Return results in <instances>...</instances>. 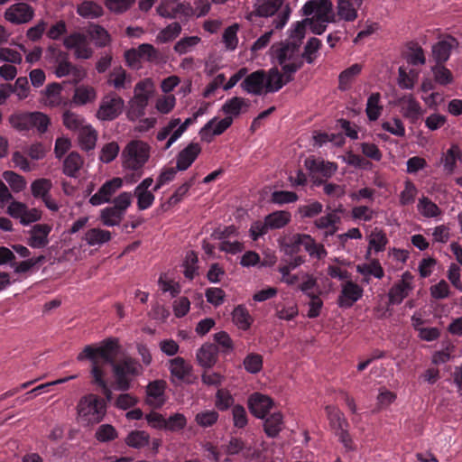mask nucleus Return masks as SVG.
<instances>
[{
	"mask_svg": "<svg viewBox=\"0 0 462 462\" xmlns=\"http://www.w3.org/2000/svg\"><path fill=\"white\" fill-rule=\"evenodd\" d=\"M178 171L179 170H177L176 167H164L157 178V181L154 187L152 188V191H158L162 186L172 181Z\"/></svg>",
	"mask_w": 462,
	"mask_h": 462,
	"instance_id": "62",
	"label": "nucleus"
},
{
	"mask_svg": "<svg viewBox=\"0 0 462 462\" xmlns=\"http://www.w3.org/2000/svg\"><path fill=\"white\" fill-rule=\"evenodd\" d=\"M198 254L194 251H189L185 256L183 263V273L186 278L192 280L198 270Z\"/></svg>",
	"mask_w": 462,
	"mask_h": 462,
	"instance_id": "59",
	"label": "nucleus"
},
{
	"mask_svg": "<svg viewBox=\"0 0 462 462\" xmlns=\"http://www.w3.org/2000/svg\"><path fill=\"white\" fill-rule=\"evenodd\" d=\"M61 90L62 88L60 83L53 82L47 85L44 90V96L50 106H58L61 103Z\"/></svg>",
	"mask_w": 462,
	"mask_h": 462,
	"instance_id": "48",
	"label": "nucleus"
},
{
	"mask_svg": "<svg viewBox=\"0 0 462 462\" xmlns=\"http://www.w3.org/2000/svg\"><path fill=\"white\" fill-rule=\"evenodd\" d=\"M284 0H258L255 4V14L260 17L274 15L283 5Z\"/></svg>",
	"mask_w": 462,
	"mask_h": 462,
	"instance_id": "30",
	"label": "nucleus"
},
{
	"mask_svg": "<svg viewBox=\"0 0 462 462\" xmlns=\"http://www.w3.org/2000/svg\"><path fill=\"white\" fill-rule=\"evenodd\" d=\"M169 369L173 377L179 380H187L189 376L191 366L188 364L184 358L177 356L169 361Z\"/></svg>",
	"mask_w": 462,
	"mask_h": 462,
	"instance_id": "31",
	"label": "nucleus"
},
{
	"mask_svg": "<svg viewBox=\"0 0 462 462\" xmlns=\"http://www.w3.org/2000/svg\"><path fill=\"white\" fill-rule=\"evenodd\" d=\"M233 319L239 328L244 330L248 329L253 321L247 310L242 306L235 308L233 311Z\"/></svg>",
	"mask_w": 462,
	"mask_h": 462,
	"instance_id": "58",
	"label": "nucleus"
},
{
	"mask_svg": "<svg viewBox=\"0 0 462 462\" xmlns=\"http://www.w3.org/2000/svg\"><path fill=\"white\" fill-rule=\"evenodd\" d=\"M457 45L458 42L452 36H448L433 45L432 55L437 63L443 64L446 62L449 59L451 51L457 48Z\"/></svg>",
	"mask_w": 462,
	"mask_h": 462,
	"instance_id": "20",
	"label": "nucleus"
},
{
	"mask_svg": "<svg viewBox=\"0 0 462 462\" xmlns=\"http://www.w3.org/2000/svg\"><path fill=\"white\" fill-rule=\"evenodd\" d=\"M166 383L162 380H155L147 385V402L154 408H161L165 399L163 397Z\"/></svg>",
	"mask_w": 462,
	"mask_h": 462,
	"instance_id": "23",
	"label": "nucleus"
},
{
	"mask_svg": "<svg viewBox=\"0 0 462 462\" xmlns=\"http://www.w3.org/2000/svg\"><path fill=\"white\" fill-rule=\"evenodd\" d=\"M34 11L25 3H17L11 5L5 13V18L12 23L21 24L32 19Z\"/></svg>",
	"mask_w": 462,
	"mask_h": 462,
	"instance_id": "16",
	"label": "nucleus"
},
{
	"mask_svg": "<svg viewBox=\"0 0 462 462\" xmlns=\"http://www.w3.org/2000/svg\"><path fill=\"white\" fill-rule=\"evenodd\" d=\"M245 369L250 374H257L263 367V357L259 354L251 353L244 359Z\"/></svg>",
	"mask_w": 462,
	"mask_h": 462,
	"instance_id": "64",
	"label": "nucleus"
},
{
	"mask_svg": "<svg viewBox=\"0 0 462 462\" xmlns=\"http://www.w3.org/2000/svg\"><path fill=\"white\" fill-rule=\"evenodd\" d=\"M325 411L330 426L334 430L341 429V427L347 424L344 418V414L336 406L328 405L326 406Z\"/></svg>",
	"mask_w": 462,
	"mask_h": 462,
	"instance_id": "53",
	"label": "nucleus"
},
{
	"mask_svg": "<svg viewBox=\"0 0 462 462\" xmlns=\"http://www.w3.org/2000/svg\"><path fill=\"white\" fill-rule=\"evenodd\" d=\"M141 57V60L147 61H157L160 59V52L152 44L143 43L137 49H132V55Z\"/></svg>",
	"mask_w": 462,
	"mask_h": 462,
	"instance_id": "47",
	"label": "nucleus"
},
{
	"mask_svg": "<svg viewBox=\"0 0 462 462\" xmlns=\"http://www.w3.org/2000/svg\"><path fill=\"white\" fill-rule=\"evenodd\" d=\"M123 186V180L119 177H114L106 180L99 189L90 197L89 203L92 206H100L105 203L111 202L112 197Z\"/></svg>",
	"mask_w": 462,
	"mask_h": 462,
	"instance_id": "14",
	"label": "nucleus"
},
{
	"mask_svg": "<svg viewBox=\"0 0 462 462\" xmlns=\"http://www.w3.org/2000/svg\"><path fill=\"white\" fill-rule=\"evenodd\" d=\"M152 92V83L150 79L141 80L135 85L134 97L129 101L128 117L131 120L145 115V108Z\"/></svg>",
	"mask_w": 462,
	"mask_h": 462,
	"instance_id": "7",
	"label": "nucleus"
},
{
	"mask_svg": "<svg viewBox=\"0 0 462 462\" xmlns=\"http://www.w3.org/2000/svg\"><path fill=\"white\" fill-rule=\"evenodd\" d=\"M125 168L138 171L141 170L150 156V148L147 143L142 141L130 142L122 153Z\"/></svg>",
	"mask_w": 462,
	"mask_h": 462,
	"instance_id": "8",
	"label": "nucleus"
},
{
	"mask_svg": "<svg viewBox=\"0 0 462 462\" xmlns=\"http://www.w3.org/2000/svg\"><path fill=\"white\" fill-rule=\"evenodd\" d=\"M184 5L174 1L162 2L157 7V13L167 18H175L177 14L183 12Z\"/></svg>",
	"mask_w": 462,
	"mask_h": 462,
	"instance_id": "45",
	"label": "nucleus"
},
{
	"mask_svg": "<svg viewBox=\"0 0 462 462\" xmlns=\"http://www.w3.org/2000/svg\"><path fill=\"white\" fill-rule=\"evenodd\" d=\"M321 46L322 42L319 39L316 37L310 38L304 46L303 52L300 54L302 60H306L307 63L312 64L317 58V52L321 48Z\"/></svg>",
	"mask_w": 462,
	"mask_h": 462,
	"instance_id": "44",
	"label": "nucleus"
},
{
	"mask_svg": "<svg viewBox=\"0 0 462 462\" xmlns=\"http://www.w3.org/2000/svg\"><path fill=\"white\" fill-rule=\"evenodd\" d=\"M380 100L379 92L372 93L367 99L365 113L370 121H375L381 116L383 106L380 105Z\"/></svg>",
	"mask_w": 462,
	"mask_h": 462,
	"instance_id": "40",
	"label": "nucleus"
},
{
	"mask_svg": "<svg viewBox=\"0 0 462 462\" xmlns=\"http://www.w3.org/2000/svg\"><path fill=\"white\" fill-rule=\"evenodd\" d=\"M266 79V72L263 69H258L247 76H245L240 87L249 94L260 96L263 94L264 88V80Z\"/></svg>",
	"mask_w": 462,
	"mask_h": 462,
	"instance_id": "18",
	"label": "nucleus"
},
{
	"mask_svg": "<svg viewBox=\"0 0 462 462\" xmlns=\"http://www.w3.org/2000/svg\"><path fill=\"white\" fill-rule=\"evenodd\" d=\"M9 123L19 132L36 129L42 134L47 132L51 120L42 112H19L9 116Z\"/></svg>",
	"mask_w": 462,
	"mask_h": 462,
	"instance_id": "5",
	"label": "nucleus"
},
{
	"mask_svg": "<svg viewBox=\"0 0 462 462\" xmlns=\"http://www.w3.org/2000/svg\"><path fill=\"white\" fill-rule=\"evenodd\" d=\"M296 244L300 245L312 257L320 260L327 255V251L323 245L317 244L315 239L307 234H296Z\"/></svg>",
	"mask_w": 462,
	"mask_h": 462,
	"instance_id": "21",
	"label": "nucleus"
},
{
	"mask_svg": "<svg viewBox=\"0 0 462 462\" xmlns=\"http://www.w3.org/2000/svg\"><path fill=\"white\" fill-rule=\"evenodd\" d=\"M62 121L66 128L71 131H78V133L87 125L81 116L69 110L63 113Z\"/></svg>",
	"mask_w": 462,
	"mask_h": 462,
	"instance_id": "46",
	"label": "nucleus"
},
{
	"mask_svg": "<svg viewBox=\"0 0 462 462\" xmlns=\"http://www.w3.org/2000/svg\"><path fill=\"white\" fill-rule=\"evenodd\" d=\"M83 159L77 152H71L63 162L62 171L65 175L76 178L83 165Z\"/></svg>",
	"mask_w": 462,
	"mask_h": 462,
	"instance_id": "32",
	"label": "nucleus"
},
{
	"mask_svg": "<svg viewBox=\"0 0 462 462\" xmlns=\"http://www.w3.org/2000/svg\"><path fill=\"white\" fill-rule=\"evenodd\" d=\"M305 167L314 176L321 175L325 179L330 178L337 170V164L335 162H326L320 158L309 157L304 162Z\"/></svg>",
	"mask_w": 462,
	"mask_h": 462,
	"instance_id": "19",
	"label": "nucleus"
},
{
	"mask_svg": "<svg viewBox=\"0 0 462 462\" xmlns=\"http://www.w3.org/2000/svg\"><path fill=\"white\" fill-rule=\"evenodd\" d=\"M284 426L281 412H273L264 418L263 430L269 438H276Z\"/></svg>",
	"mask_w": 462,
	"mask_h": 462,
	"instance_id": "28",
	"label": "nucleus"
},
{
	"mask_svg": "<svg viewBox=\"0 0 462 462\" xmlns=\"http://www.w3.org/2000/svg\"><path fill=\"white\" fill-rule=\"evenodd\" d=\"M235 399L226 388H218L216 393L215 405L219 411H226L233 408Z\"/></svg>",
	"mask_w": 462,
	"mask_h": 462,
	"instance_id": "50",
	"label": "nucleus"
},
{
	"mask_svg": "<svg viewBox=\"0 0 462 462\" xmlns=\"http://www.w3.org/2000/svg\"><path fill=\"white\" fill-rule=\"evenodd\" d=\"M249 100L240 97H234L227 99L222 106L223 112L226 115L225 118L210 120L204 125V139L207 135L212 134L218 135L224 133L233 123V117L239 116L243 108L249 107Z\"/></svg>",
	"mask_w": 462,
	"mask_h": 462,
	"instance_id": "2",
	"label": "nucleus"
},
{
	"mask_svg": "<svg viewBox=\"0 0 462 462\" xmlns=\"http://www.w3.org/2000/svg\"><path fill=\"white\" fill-rule=\"evenodd\" d=\"M399 104L402 106L404 117L413 122L419 119L421 115V107L411 95L403 96L399 99Z\"/></svg>",
	"mask_w": 462,
	"mask_h": 462,
	"instance_id": "26",
	"label": "nucleus"
},
{
	"mask_svg": "<svg viewBox=\"0 0 462 462\" xmlns=\"http://www.w3.org/2000/svg\"><path fill=\"white\" fill-rule=\"evenodd\" d=\"M418 193V189L415 184L410 180L404 182V189L400 194V205L407 206L412 204L415 200L416 195Z\"/></svg>",
	"mask_w": 462,
	"mask_h": 462,
	"instance_id": "61",
	"label": "nucleus"
},
{
	"mask_svg": "<svg viewBox=\"0 0 462 462\" xmlns=\"http://www.w3.org/2000/svg\"><path fill=\"white\" fill-rule=\"evenodd\" d=\"M3 178L10 185L14 192H20L26 187V180L22 176L12 171H5L3 173Z\"/></svg>",
	"mask_w": 462,
	"mask_h": 462,
	"instance_id": "55",
	"label": "nucleus"
},
{
	"mask_svg": "<svg viewBox=\"0 0 462 462\" xmlns=\"http://www.w3.org/2000/svg\"><path fill=\"white\" fill-rule=\"evenodd\" d=\"M100 221L106 226H118L125 215L116 210V208L106 207L100 211Z\"/></svg>",
	"mask_w": 462,
	"mask_h": 462,
	"instance_id": "41",
	"label": "nucleus"
},
{
	"mask_svg": "<svg viewBox=\"0 0 462 462\" xmlns=\"http://www.w3.org/2000/svg\"><path fill=\"white\" fill-rule=\"evenodd\" d=\"M79 143L82 150L86 152L92 151L96 147L97 140V132L90 125H86L79 132Z\"/></svg>",
	"mask_w": 462,
	"mask_h": 462,
	"instance_id": "29",
	"label": "nucleus"
},
{
	"mask_svg": "<svg viewBox=\"0 0 462 462\" xmlns=\"http://www.w3.org/2000/svg\"><path fill=\"white\" fill-rule=\"evenodd\" d=\"M363 0H337V14L347 22H353L357 17V9L362 5Z\"/></svg>",
	"mask_w": 462,
	"mask_h": 462,
	"instance_id": "25",
	"label": "nucleus"
},
{
	"mask_svg": "<svg viewBox=\"0 0 462 462\" xmlns=\"http://www.w3.org/2000/svg\"><path fill=\"white\" fill-rule=\"evenodd\" d=\"M271 51L272 57L282 66L286 82L293 80V74L303 66L302 57L300 53V44L293 42H282L273 44Z\"/></svg>",
	"mask_w": 462,
	"mask_h": 462,
	"instance_id": "1",
	"label": "nucleus"
},
{
	"mask_svg": "<svg viewBox=\"0 0 462 462\" xmlns=\"http://www.w3.org/2000/svg\"><path fill=\"white\" fill-rule=\"evenodd\" d=\"M291 213L285 210L274 211L264 218L270 229H280L291 221Z\"/></svg>",
	"mask_w": 462,
	"mask_h": 462,
	"instance_id": "36",
	"label": "nucleus"
},
{
	"mask_svg": "<svg viewBox=\"0 0 462 462\" xmlns=\"http://www.w3.org/2000/svg\"><path fill=\"white\" fill-rule=\"evenodd\" d=\"M232 419L235 428L245 429L248 424V415L245 408L241 404H235L232 408Z\"/></svg>",
	"mask_w": 462,
	"mask_h": 462,
	"instance_id": "60",
	"label": "nucleus"
},
{
	"mask_svg": "<svg viewBox=\"0 0 462 462\" xmlns=\"http://www.w3.org/2000/svg\"><path fill=\"white\" fill-rule=\"evenodd\" d=\"M120 350L119 340L116 337H108L104 339L99 346L88 345L78 355L79 361L89 360L92 363V368L98 365L97 358H101L105 363L111 366L116 362V356Z\"/></svg>",
	"mask_w": 462,
	"mask_h": 462,
	"instance_id": "3",
	"label": "nucleus"
},
{
	"mask_svg": "<svg viewBox=\"0 0 462 462\" xmlns=\"http://www.w3.org/2000/svg\"><path fill=\"white\" fill-rule=\"evenodd\" d=\"M51 227L47 224H37L31 230L28 245L32 248H42L48 244V236Z\"/></svg>",
	"mask_w": 462,
	"mask_h": 462,
	"instance_id": "24",
	"label": "nucleus"
},
{
	"mask_svg": "<svg viewBox=\"0 0 462 462\" xmlns=\"http://www.w3.org/2000/svg\"><path fill=\"white\" fill-rule=\"evenodd\" d=\"M77 13L88 19L98 18L103 14L101 5L93 1H83L77 8Z\"/></svg>",
	"mask_w": 462,
	"mask_h": 462,
	"instance_id": "39",
	"label": "nucleus"
},
{
	"mask_svg": "<svg viewBox=\"0 0 462 462\" xmlns=\"http://www.w3.org/2000/svg\"><path fill=\"white\" fill-rule=\"evenodd\" d=\"M287 83L284 74L282 75L277 68H272L266 72V79L264 80L265 92H277Z\"/></svg>",
	"mask_w": 462,
	"mask_h": 462,
	"instance_id": "27",
	"label": "nucleus"
},
{
	"mask_svg": "<svg viewBox=\"0 0 462 462\" xmlns=\"http://www.w3.org/2000/svg\"><path fill=\"white\" fill-rule=\"evenodd\" d=\"M362 71V65L355 63L349 68L344 69L338 77V88L341 90H346L354 79Z\"/></svg>",
	"mask_w": 462,
	"mask_h": 462,
	"instance_id": "37",
	"label": "nucleus"
},
{
	"mask_svg": "<svg viewBox=\"0 0 462 462\" xmlns=\"http://www.w3.org/2000/svg\"><path fill=\"white\" fill-rule=\"evenodd\" d=\"M91 374L93 376L94 383L101 388V392L106 397V400L110 402L112 400V391L104 379V373L102 368L99 365H95L93 368H91Z\"/></svg>",
	"mask_w": 462,
	"mask_h": 462,
	"instance_id": "51",
	"label": "nucleus"
},
{
	"mask_svg": "<svg viewBox=\"0 0 462 462\" xmlns=\"http://www.w3.org/2000/svg\"><path fill=\"white\" fill-rule=\"evenodd\" d=\"M124 106V99L117 94L111 92L102 98L97 111V117L101 121L115 120L122 114Z\"/></svg>",
	"mask_w": 462,
	"mask_h": 462,
	"instance_id": "10",
	"label": "nucleus"
},
{
	"mask_svg": "<svg viewBox=\"0 0 462 462\" xmlns=\"http://www.w3.org/2000/svg\"><path fill=\"white\" fill-rule=\"evenodd\" d=\"M356 272L363 276H374L382 279L384 276V271L379 260L373 259L369 263H362L356 265Z\"/></svg>",
	"mask_w": 462,
	"mask_h": 462,
	"instance_id": "38",
	"label": "nucleus"
},
{
	"mask_svg": "<svg viewBox=\"0 0 462 462\" xmlns=\"http://www.w3.org/2000/svg\"><path fill=\"white\" fill-rule=\"evenodd\" d=\"M247 405L250 412L254 416L259 419H264L273 406V401L265 394L254 393L248 397Z\"/></svg>",
	"mask_w": 462,
	"mask_h": 462,
	"instance_id": "15",
	"label": "nucleus"
},
{
	"mask_svg": "<svg viewBox=\"0 0 462 462\" xmlns=\"http://www.w3.org/2000/svg\"><path fill=\"white\" fill-rule=\"evenodd\" d=\"M52 189V182L50 179L40 178L33 180L31 184V191L35 199H43L50 195Z\"/></svg>",
	"mask_w": 462,
	"mask_h": 462,
	"instance_id": "43",
	"label": "nucleus"
},
{
	"mask_svg": "<svg viewBox=\"0 0 462 462\" xmlns=\"http://www.w3.org/2000/svg\"><path fill=\"white\" fill-rule=\"evenodd\" d=\"M111 237L110 231L94 227L86 232L84 240H86L88 245L96 246L109 242Z\"/></svg>",
	"mask_w": 462,
	"mask_h": 462,
	"instance_id": "33",
	"label": "nucleus"
},
{
	"mask_svg": "<svg viewBox=\"0 0 462 462\" xmlns=\"http://www.w3.org/2000/svg\"><path fill=\"white\" fill-rule=\"evenodd\" d=\"M180 24L178 22H174L158 33L157 40L161 42H171L178 37V35L180 33Z\"/></svg>",
	"mask_w": 462,
	"mask_h": 462,
	"instance_id": "63",
	"label": "nucleus"
},
{
	"mask_svg": "<svg viewBox=\"0 0 462 462\" xmlns=\"http://www.w3.org/2000/svg\"><path fill=\"white\" fill-rule=\"evenodd\" d=\"M457 161H462V152L458 145L452 144L444 154L442 160L445 170L448 172H453Z\"/></svg>",
	"mask_w": 462,
	"mask_h": 462,
	"instance_id": "42",
	"label": "nucleus"
},
{
	"mask_svg": "<svg viewBox=\"0 0 462 462\" xmlns=\"http://www.w3.org/2000/svg\"><path fill=\"white\" fill-rule=\"evenodd\" d=\"M106 412V402L99 396L89 393L83 396L78 404L79 421L86 426L99 423Z\"/></svg>",
	"mask_w": 462,
	"mask_h": 462,
	"instance_id": "4",
	"label": "nucleus"
},
{
	"mask_svg": "<svg viewBox=\"0 0 462 462\" xmlns=\"http://www.w3.org/2000/svg\"><path fill=\"white\" fill-rule=\"evenodd\" d=\"M201 149L199 143H191L181 150L176 157V168L179 171L187 170L196 160Z\"/></svg>",
	"mask_w": 462,
	"mask_h": 462,
	"instance_id": "22",
	"label": "nucleus"
},
{
	"mask_svg": "<svg viewBox=\"0 0 462 462\" xmlns=\"http://www.w3.org/2000/svg\"><path fill=\"white\" fill-rule=\"evenodd\" d=\"M413 275L411 272L406 271L402 273V279L395 282L388 292L389 304L399 305L408 297L409 293L413 290L412 285Z\"/></svg>",
	"mask_w": 462,
	"mask_h": 462,
	"instance_id": "12",
	"label": "nucleus"
},
{
	"mask_svg": "<svg viewBox=\"0 0 462 462\" xmlns=\"http://www.w3.org/2000/svg\"><path fill=\"white\" fill-rule=\"evenodd\" d=\"M107 83L116 89L120 90L126 88L131 83V79L122 67H117L109 73Z\"/></svg>",
	"mask_w": 462,
	"mask_h": 462,
	"instance_id": "34",
	"label": "nucleus"
},
{
	"mask_svg": "<svg viewBox=\"0 0 462 462\" xmlns=\"http://www.w3.org/2000/svg\"><path fill=\"white\" fill-rule=\"evenodd\" d=\"M150 435L144 430H132L125 439V443L133 448L141 449L150 443Z\"/></svg>",
	"mask_w": 462,
	"mask_h": 462,
	"instance_id": "35",
	"label": "nucleus"
},
{
	"mask_svg": "<svg viewBox=\"0 0 462 462\" xmlns=\"http://www.w3.org/2000/svg\"><path fill=\"white\" fill-rule=\"evenodd\" d=\"M116 389L125 392L130 389L133 377L139 375L143 367L135 359L126 356L112 365Z\"/></svg>",
	"mask_w": 462,
	"mask_h": 462,
	"instance_id": "6",
	"label": "nucleus"
},
{
	"mask_svg": "<svg viewBox=\"0 0 462 462\" xmlns=\"http://www.w3.org/2000/svg\"><path fill=\"white\" fill-rule=\"evenodd\" d=\"M63 45L68 50H75L77 59L88 60L93 55V50L89 46L88 37L81 32H72L63 40Z\"/></svg>",
	"mask_w": 462,
	"mask_h": 462,
	"instance_id": "11",
	"label": "nucleus"
},
{
	"mask_svg": "<svg viewBox=\"0 0 462 462\" xmlns=\"http://www.w3.org/2000/svg\"><path fill=\"white\" fill-rule=\"evenodd\" d=\"M363 288L352 281H347L342 285V290L337 299L340 308H350L363 296Z\"/></svg>",
	"mask_w": 462,
	"mask_h": 462,
	"instance_id": "17",
	"label": "nucleus"
},
{
	"mask_svg": "<svg viewBox=\"0 0 462 462\" xmlns=\"http://www.w3.org/2000/svg\"><path fill=\"white\" fill-rule=\"evenodd\" d=\"M331 0H310L302 6V14L321 19L322 22L333 21V10Z\"/></svg>",
	"mask_w": 462,
	"mask_h": 462,
	"instance_id": "13",
	"label": "nucleus"
},
{
	"mask_svg": "<svg viewBox=\"0 0 462 462\" xmlns=\"http://www.w3.org/2000/svg\"><path fill=\"white\" fill-rule=\"evenodd\" d=\"M96 90L92 87L80 86L75 89L73 100L79 105H85L96 98Z\"/></svg>",
	"mask_w": 462,
	"mask_h": 462,
	"instance_id": "56",
	"label": "nucleus"
},
{
	"mask_svg": "<svg viewBox=\"0 0 462 462\" xmlns=\"http://www.w3.org/2000/svg\"><path fill=\"white\" fill-rule=\"evenodd\" d=\"M418 210L425 217H436L441 214L440 208L429 198L422 197L419 199Z\"/></svg>",
	"mask_w": 462,
	"mask_h": 462,
	"instance_id": "49",
	"label": "nucleus"
},
{
	"mask_svg": "<svg viewBox=\"0 0 462 462\" xmlns=\"http://www.w3.org/2000/svg\"><path fill=\"white\" fill-rule=\"evenodd\" d=\"M239 30V25L237 23H234L228 26L222 37V41L226 48L229 51H235L238 44L237 32Z\"/></svg>",
	"mask_w": 462,
	"mask_h": 462,
	"instance_id": "57",
	"label": "nucleus"
},
{
	"mask_svg": "<svg viewBox=\"0 0 462 462\" xmlns=\"http://www.w3.org/2000/svg\"><path fill=\"white\" fill-rule=\"evenodd\" d=\"M77 71V68L68 60V54L60 51L58 58V65L55 74L58 78H62Z\"/></svg>",
	"mask_w": 462,
	"mask_h": 462,
	"instance_id": "54",
	"label": "nucleus"
},
{
	"mask_svg": "<svg viewBox=\"0 0 462 462\" xmlns=\"http://www.w3.org/2000/svg\"><path fill=\"white\" fill-rule=\"evenodd\" d=\"M88 34L97 47H105L110 42L109 33L100 25L90 26Z\"/></svg>",
	"mask_w": 462,
	"mask_h": 462,
	"instance_id": "52",
	"label": "nucleus"
},
{
	"mask_svg": "<svg viewBox=\"0 0 462 462\" xmlns=\"http://www.w3.org/2000/svg\"><path fill=\"white\" fill-rule=\"evenodd\" d=\"M213 340V343L204 344V367L216 364L219 351L227 355L234 348L231 337L225 331L214 334Z\"/></svg>",
	"mask_w": 462,
	"mask_h": 462,
	"instance_id": "9",
	"label": "nucleus"
}]
</instances>
